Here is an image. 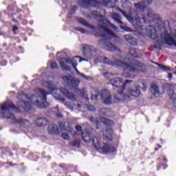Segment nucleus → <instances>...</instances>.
<instances>
[{
    "label": "nucleus",
    "instance_id": "nucleus-1",
    "mask_svg": "<svg viewBox=\"0 0 176 176\" xmlns=\"http://www.w3.org/2000/svg\"><path fill=\"white\" fill-rule=\"evenodd\" d=\"M152 1L153 0H144L142 3H139L135 5L136 9L143 10L142 14L140 16H136L135 19L133 18L131 12L127 14V12L122 10H120V12L129 21H130V23L135 24V28H137L138 31H141L144 30L145 24L149 23L150 21L153 20L155 17V14H153L152 9L148 8V6L152 3Z\"/></svg>",
    "mask_w": 176,
    "mask_h": 176
},
{
    "label": "nucleus",
    "instance_id": "nucleus-2",
    "mask_svg": "<svg viewBox=\"0 0 176 176\" xmlns=\"http://www.w3.org/2000/svg\"><path fill=\"white\" fill-rule=\"evenodd\" d=\"M122 83V78H116L110 80V84L114 86L113 89H118V98H116V102L120 101V100H129L133 97H140L141 91H140V86H135L131 83V80H126V82L120 86Z\"/></svg>",
    "mask_w": 176,
    "mask_h": 176
},
{
    "label": "nucleus",
    "instance_id": "nucleus-3",
    "mask_svg": "<svg viewBox=\"0 0 176 176\" xmlns=\"http://www.w3.org/2000/svg\"><path fill=\"white\" fill-rule=\"evenodd\" d=\"M10 109H16V107L13 105V103L10 102H6L1 104V116L3 118H6V119H11L13 123H16L17 124H20V126H23V124H27L28 123V120L23 119H16L13 114L9 113Z\"/></svg>",
    "mask_w": 176,
    "mask_h": 176
},
{
    "label": "nucleus",
    "instance_id": "nucleus-4",
    "mask_svg": "<svg viewBox=\"0 0 176 176\" xmlns=\"http://www.w3.org/2000/svg\"><path fill=\"white\" fill-rule=\"evenodd\" d=\"M63 58H61L59 60V63L60 64L61 68L65 70L70 69L69 67L67 66V64H72V67H74V69L76 71L77 74L78 75H80V72H79V70L76 68V65H78V63H82V61H88L87 59L83 58L80 56H76L73 58H69L65 59V62Z\"/></svg>",
    "mask_w": 176,
    "mask_h": 176
},
{
    "label": "nucleus",
    "instance_id": "nucleus-5",
    "mask_svg": "<svg viewBox=\"0 0 176 176\" xmlns=\"http://www.w3.org/2000/svg\"><path fill=\"white\" fill-rule=\"evenodd\" d=\"M93 144L96 149H98L100 153H109V152L116 151V148L112 145L107 144L104 142L100 143V140L97 137L93 138Z\"/></svg>",
    "mask_w": 176,
    "mask_h": 176
},
{
    "label": "nucleus",
    "instance_id": "nucleus-6",
    "mask_svg": "<svg viewBox=\"0 0 176 176\" xmlns=\"http://www.w3.org/2000/svg\"><path fill=\"white\" fill-rule=\"evenodd\" d=\"M116 65H118V67H123L124 68H125L124 72H129V75H131V74H135V72H138V71H142L141 69V67H142L141 64L133 66L131 65L125 63L122 60H118L116 62Z\"/></svg>",
    "mask_w": 176,
    "mask_h": 176
},
{
    "label": "nucleus",
    "instance_id": "nucleus-7",
    "mask_svg": "<svg viewBox=\"0 0 176 176\" xmlns=\"http://www.w3.org/2000/svg\"><path fill=\"white\" fill-rule=\"evenodd\" d=\"M46 94H49V93H47L42 89H37L36 94L35 96V100H36L35 104L39 107H42V105L46 102Z\"/></svg>",
    "mask_w": 176,
    "mask_h": 176
},
{
    "label": "nucleus",
    "instance_id": "nucleus-8",
    "mask_svg": "<svg viewBox=\"0 0 176 176\" xmlns=\"http://www.w3.org/2000/svg\"><path fill=\"white\" fill-rule=\"evenodd\" d=\"M103 24L104 25L100 27V32H104L107 36H113V38H115L116 35H115L113 32L109 30V28H107V25H108V27H109L110 28H113V30H116V26L112 25L108 21H104V22H103Z\"/></svg>",
    "mask_w": 176,
    "mask_h": 176
},
{
    "label": "nucleus",
    "instance_id": "nucleus-9",
    "mask_svg": "<svg viewBox=\"0 0 176 176\" xmlns=\"http://www.w3.org/2000/svg\"><path fill=\"white\" fill-rule=\"evenodd\" d=\"M160 28L159 26H149L146 29L148 36H150L151 39H157V32Z\"/></svg>",
    "mask_w": 176,
    "mask_h": 176
},
{
    "label": "nucleus",
    "instance_id": "nucleus-10",
    "mask_svg": "<svg viewBox=\"0 0 176 176\" xmlns=\"http://www.w3.org/2000/svg\"><path fill=\"white\" fill-rule=\"evenodd\" d=\"M100 97L104 104L107 105H109V104H112V99L111 98V94L109 91L107 89H104L101 91Z\"/></svg>",
    "mask_w": 176,
    "mask_h": 176
},
{
    "label": "nucleus",
    "instance_id": "nucleus-11",
    "mask_svg": "<svg viewBox=\"0 0 176 176\" xmlns=\"http://www.w3.org/2000/svg\"><path fill=\"white\" fill-rule=\"evenodd\" d=\"M99 45L103 49H106V50H109V52H115L116 50V47H115V45H113L112 43L105 40L100 41L99 42Z\"/></svg>",
    "mask_w": 176,
    "mask_h": 176
},
{
    "label": "nucleus",
    "instance_id": "nucleus-12",
    "mask_svg": "<svg viewBox=\"0 0 176 176\" xmlns=\"http://www.w3.org/2000/svg\"><path fill=\"white\" fill-rule=\"evenodd\" d=\"M63 80L67 83V85H70L72 87H78L79 85V80L76 78H73L72 77L68 78V77H63Z\"/></svg>",
    "mask_w": 176,
    "mask_h": 176
},
{
    "label": "nucleus",
    "instance_id": "nucleus-13",
    "mask_svg": "<svg viewBox=\"0 0 176 176\" xmlns=\"http://www.w3.org/2000/svg\"><path fill=\"white\" fill-rule=\"evenodd\" d=\"M97 0H82V8H89V6H96V3H98Z\"/></svg>",
    "mask_w": 176,
    "mask_h": 176
},
{
    "label": "nucleus",
    "instance_id": "nucleus-14",
    "mask_svg": "<svg viewBox=\"0 0 176 176\" xmlns=\"http://www.w3.org/2000/svg\"><path fill=\"white\" fill-rule=\"evenodd\" d=\"M104 140H108V141L112 140L113 138V131L112 129H108L103 131Z\"/></svg>",
    "mask_w": 176,
    "mask_h": 176
},
{
    "label": "nucleus",
    "instance_id": "nucleus-15",
    "mask_svg": "<svg viewBox=\"0 0 176 176\" xmlns=\"http://www.w3.org/2000/svg\"><path fill=\"white\" fill-rule=\"evenodd\" d=\"M113 19L115 20V21H116L118 24H121L120 25V28H122V30H124V31H129L127 30V28L126 26H124V25L123 24V22L122 21H120V16H119V15L117 14H114L113 16Z\"/></svg>",
    "mask_w": 176,
    "mask_h": 176
},
{
    "label": "nucleus",
    "instance_id": "nucleus-16",
    "mask_svg": "<svg viewBox=\"0 0 176 176\" xmlns=\"http://www.w3.org/2000/svg\"><path fill=\"white\" fill-rule=\"evenodd\" d=\"M60 91L62 92L63 96H65V97H67V98H69L70 100H75V96H74V94L68 92V90L64 88H60Z\"/></svg>",
    "mask_w": 176,
    "mask_h": 176
},
{
    "label": "nucleus",
    "instance_id": "nucleus-17",
    "mask_svg": "<svg viewBox=\"0 0 176 176\" xmlns=\"http://www.w3.org/2000/svg\"><path fill=\"white\" fill-rule=\"evenodd\" d=\"M45 86H46V87H47V89L50 90V91H51L52 94H53V96H54V94H56V87L54 86V85L53 84V82H46L45 84Z\"/></svg>",
    "mask_w": 176,
    "mask_h": 176
},
{
    "label": "nucleus",
    "instance_id": "nucleus-18",
    "mask_svg": "<svg viewBox=\"0 0 176 176\" xmlns=\"http://www.w3.org/2000/svg\"><path fill=\"white\" fill-rule=\"evenodd\" d=\"M46 123H47V121L45 118H38L35 122V124L38 126V127H42V126H45Z\"/></svg>",
    "mask_w": 176,
    "mask_h": 176
},
{
    "label": "nucleus",
    "instance_id": "nucleus-19",
    "mask_svg": "<svg viewBox=\"0 0 176 176\" xmlns=\"http://www.w3.org/2000/svg\"><path fill=\"white\" fill-rule=\"evenodd\" d=\"M100 122L104 123V124H106L107 126H113L114 124L112 120L104 118H101Z\"/></svg>",
    "mask_w": 176,
    "mask_h": 176
},
{
    "label": "nucleus",
    "instance_id": "nucleus-20",
    "mask_svg": "<svg viewBox=\"0 0 176 176\" xmlns=\"http://www.w3.org/2000/svg\"><path fill=\"white\" fill-rule=\"evenodd\" d=\"M151 91L153 93L155 97H159V96H160V91H159V87L157 85H153Z\"/></svg>",
    "mask_w": 176,
    "mask_h": 176
},
{
    "label": "nucleus",
    "instance_id": "nucleus-21",
    "mask_svg": "<svg viewBox=\"0 0 176 176\" xmlns=\"http://www.w3.org/2000/svg\"><path fill=\"white\" fill-rule=\"evenodd\" d=\"M82 140L86 144H89L91 140L90 134L87 133V132L82 133Z\"/></svg>",
    "mask_w": 176,
    "mask_h": 176
},
{
    "label": "nucleus",
    "instance_id": "nucleus-22",
    "mask_svg": "<svg viewBox=\"0 0 176 176\" xmlns=\"http://www.w3.org/2000/svg\"><path fill=\"white\" fill-rule=\"evenodd\" d=\"M100 115H104V116H111V111L109 109H101L100 110Z\"/></svg>",
    "mask_w": 176,
    "mask_h": 176
},
{
    "label": "nucleus",
    "instance_id": "nucleus-23",
    "mask_svg": "<svg viewBox=\"0 0 176 176\" xmlns=\"http://www.w3.org/2000/svg\"><path fill=\"white\" fill-rule=\"evenodd\" d=\"M129 53L131 55L133 56V57H141V56L140 54H138V53H140V51L138 50H135V49H131L129 51Z\"/></svg>",
    "mask_w": 176,
    "mask_h": 176
},
{
    "label": "nucleus",
    "instance_id": "nucleus-24",
    "mask_svg": "<svg viewBox=\"0 0 176 176\" xmlns=\"http://www.w3.org/2000/svg\"><path fill=\"white\" fill-rule=\"evenodd\" d=\"M124 39L125 41H126V42H129V43H131V45H137V41H135V39H134L133 42H131V39H133V36H130V35H126L124 36Z\"/></svg>",
    "mask_w": 176,
    "mask_h": 176
},
{
    "label": "nucleus",
    "instance_id": "nucleus-25",
    "mask_svg": "<svg viewBox=\"0 0 176 176\" xmlns=\"http://www.w3.org/2000/svg\"><path fill=\"white\" fill-rule=\"evenodd\" d=\"M61 137L63 140H67V141L71 140V136H69V134L67 132L63 133Z\"/></svg>",
    "mask_w": 176,
    "mask_h": 176
},
{
    "label": "nucleus",
    "instance_id": "nucleus-26",
    "mask_svg": "<svg viewBox=\"0 0 176 176\" xmlns=\"http://www.w3.org/2000/svg\"><path fill=\"white\" fill-rule=\"evenodd\" d=\"M159 67L161 68V69H163V71H171V67H168L167 66L158 65Z\"/></svg>",
    "mask_w": 176,
    "mask_h": 176
},
{
    "label": "nucleus",
    "instance_id": "nucleus-27",
    "mask_svg": "<svg viewBox=\"0 0 176 176\" xmlns=\"http://www.w3.org/2000/svg\"><path fill=\"white\" fill-rule=\"evenodd\" d=\"M49 129L50 130H52L51 133H56V131L58 130L57 125L50 126Z\"/></svg>",
    "mask_w": 176,
    "mask_h": 176
},
{
    "label": "nucleus",
    "instance_id": "nucleus-28",
    "mask_svg": "<svg viewBox=\"0 0 176 176\" xmlns=\"http://www.w3.org/2000/svg\"><path fill=\"white\" fill-rule=\"evenodd\" d=\"M51 68H52V69H56V68H57V63L56 62H52L51 63Z\"/></svg>",
    "mask_w": 176,
    "mask_h": 176
},
{
    "label": "nucleus",
    "instance_id": "nucleus-29",
    "mask_svg": "<svg viewBox=\"0 0 176 176\" xmlns=\"http://www.w3.org/2000/svg\"><path fill=\"white\" fill-rule=\"evenodd\" d=\"M25 108H31V104L28 102H24Z\"/></svg>",
    "mask_w": 176,
    "mask_h": 176
},
{
    "label": "nucleus",
    "instance_id": "nucleus-30",
    "mask_svg": "<svg viewBox=\"0 0 176 176\" xmlns=\"http://www.w3.org/2000/svg\"><path fill=\"white\" fill-rule=\"evenodd\" d=\"M76 130L78 131H82V126H80V125L76 126Z\"/></svg>",
    "mask_w": 176,
    "mask_h": 176
},
{
    "label": "nucleus",
    "instance_id": "nucleus-31",
    "mask_svg": "<svg viewBox=\"0 0 176 176\" xmlns=\"http://www.w3.org/2000/svg\"><path fill=\"white\" fill-rule=\"evenodd\" d=\"M80 23H81V24H83L84 25L86 24V21L83 19H80Z\"/></svg>",
    "mask_w": 176,
    "mask_h": 176
},
{
    "label": "nucleus",
    "instance_id": "nucleus-32",
    "mask_svg": "<svg viewBox=\"0 0 176 176\" xmlns=\"http://www.w3.org/2000/svg\"><path fill=\"white\" fill-rule=\"evenodd\" d=\"M168 78L169 80H171L173 79V74L169 73L168 75Z\"/></svg>",
    "mask_w": 176,
    "mask_h": 176
},
{
    "label": "nucleus",
    "instance_id": "nucleus-33",
    "mask_svg": "<svg viewBox=\"0 0 176 176\" xmlns=\"http://www.w3.org/2000/svg\"><path fill=\"white\" fill-rule=\"evenodd\" d=\"M108 3H109V1H102V4L104 5V6H107V5H108Z\"/></svg>",
    "mask_w": 176,
    "mask_h": 176
},
{
    "label": "nucleus",
    "instance_id": "nucleus-34",
    "mask_svg": "<svg viewBox=\"0 0 176 176\" xmlns=\"http://www.w3.org/2000/svg\"><path fill=\"white\" fill-rule=\"evenodd\" d=\"M88 109H89V111H94V107H93V106H89L88 107Z\"/></svg>",
    "mask_w": 176,
    "mask_h": 176
},
{
    "label": "nucleus",
    "instance_id": "nucleus-35",
    "mask_svg": "<svg viewBox=\"0 0 176 176\" xmlns=\"http://www.w3.org/2000/svg\"><path fill=\"white\" fill-rule=\"evenodd\" d=\"M97 97H98V96L97 95H92V96H91V100H97Z\"/></svg>",
    "mask_w": 176,
    "mask_h": 176
},
{
    "label": "nucleus",
    "instance_id": "nucleus-36",
    "mask_svg": "<svg viewBox=\"0 0 176 176\" xmlns=\"http://www.w3.org/2000/svg\"><path fill=\"white\" fill-rule=\"evenodd\" d=\"M78 31H80V32H82V34H85V31L84 30V29L80 28L78 30Z\"/></svg>",
    "mask_w": 176,
    "mask_h": 176
},
{
    "label": "nucleus",
    "instance_id": "nucleus-37",
    "mask_svg": "<svg viewBox=\"0 0 176 176\" xmlns=\"http://www.w3.org/2000/svg\"><path fill=\"white\" fill-rule=\"evenodd\" d=\"M127 2L129 1H126V3H124V4L122 5L123 8H126V6H127Z\"/></svg>",
    "mask_w": 176,
    "mask_h": 176
},
{
    "label": "nucleus",
    "instance_id": "nucleus-38",
    "mask_svg": "<svg viewBox=\"0 0 176 176\" xmlns=\"http://www.w3.org/2000/svg\"><path fill=\"white\" fill-rule=\"evenodd\" d=\"M18 28L16 26L13 27V31H17Z\"/></svg>",
    "mask_w": 176,
    "mask_h": 176
},
{
    "label": "nucleus",
    "instance_id": "nucleus-39",
    "mask_svg": "<svg viewBox=\"0 0 176 176\" xmlns=\"http://www.w3.org/2000/svg\"><path fill=\"white\" fill-rule=\"evenodd\" d=\"M126 76H129V78H133V76L130 75H126Z\"/></svg>",
    "mask_w": 176,
    "mask_h": 176
},
{
    "label": "nucleus",
    "instance_id": "nucleus-40",
    "mask_svg": "<svg viewBox=\"0 0 176 176\" xmlns=\"http://www.w3.org/2000/svg\"><path fill=\"white\" fill-rule=\"evenodd\" d=\"M107 61H108V58H105V63H107Z\"/></svg>",
    "mask_w": 176,
    "mask_h": 176
},
{
    "label": "nucleus",
    "instance_id": "nucleus-41",
    "mask_svg": "<svg viewBox=\"0 0 176 176\" xmlns=\"http://www.w3.org/2000/svg\"><path fill=\"white\" fill-rule=\"evenodd\" d=\"M96 36H101V34H96Z\"/></svg>",
    "mask_w": 176,
    "mask_h": 176
},
{
    "label": "nucleus",
    "instance_id": "nucleus-42",
    "mask_svg": "<svg viewBox=\"0 0 176 176\" xmlns=\"http://www.w3.org/2000/svg\"><path fill=\"white\" fill-rule=\"evenodd\" d=\"M81 75V76H83V77H85V75H83V74H80Z\"/></svg>",
    "mask_w": 176,
    "mask_h": 176
},
{
    "label": "nucleus",
    "instance_id": "nucleus-43",
    "mask_svg": "<svg viewBox=\"0 0 176 176\" xmlns=\"http://www.w3.org/2000/svg\"><path fill=\"white\" fill-rule=\"evenodd\" d=\"M87 49H90V47H89V46H87Z\"/></svg>",
    "mask_w": 176,
    "mask_h": 176
},
{
    "label": "nucleus",
    "instance_id": "nucleus-44",
    "mask_svg": "<svg viewBox=\"0 0 176 176\" xmlns=\"http://www.w3.org/2000/svg\"><path fill=\"white\" fill-rule=\"evenodd\" d=\"M89 58H93V56H89Z\"/></svg>",
    "mask_w": 176,
    "mask_h": 176
},
{
    "label": "nucleus",
    "instance_id": "nucleus-45",
    "mask_svg": "<svg viewBox=\"0 0 176 176\" xmlns=\"http://www.w3.org/2000/svg\"><path fill=\"white\" fill-rule=\"evenodd\" d=\"M118 0H115L116 2H118Z\"/></svg>",
    "mask_w": 176,
    "mask_h": 176
},
{
    "label": "nucleus",
    "instance_id": "nucleus-46",
    "mask_svg": "<svg viewBox=\"0 0 176 176\" xmlns=\"http://www.w3.org/2000/svg\"><path fill=\"white\" fill-rule=\"evenodd\" d=\"M159 148H162V146H160Z\"/></svg>",
    "mask_w": 176,
    "mask_h": 176
},
{
    "label": "nucleus",
    "instance_id": "nucleus-47",
    "mask_svg": "<svg viewBox=\"0 0 176 176\" xmlns=\"http://www.w3.org/2000/svg\"><path fill=\"white\" fill-rule=\"evenodd\" d=\"M159 149H157V148H155V151H158Z\"/></svg>",
    "mask_w": 176,
    "mask_h": 176
},
{
    "label": "nucleus",
    "instance_id": "nucleus-48",
    "mask_svg": "<svg viewBox=\"0 0 176 176\" xmlns=\"http://www.w3.org/2000/svg\"><path fill=\"white\" fill-rule=\"evenodd\" d=\"M91 28H94L93 26H91Z\"/></svg>",
    "mask_w": 176,
    "mask_h": 176
},
{
    "label": "nucleus",
    "instance_id": "nucleus-49",
    "mask_svg": "<svg viewBox=\"0 0 176 176\" xmlns=\"http://www.w3.org/2000/svg\"><path fill=\"white\" fill-rule=\"evenodd\" d=\"M78 107H80V106L78 104Z\"/></svg>",
    "mask_w": 176,
    "mask_h": 176
}]
</instances>
